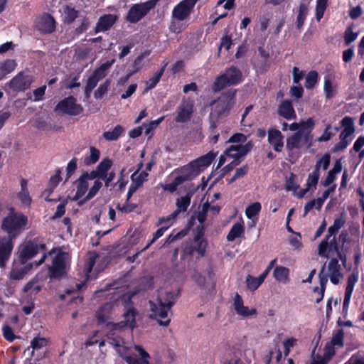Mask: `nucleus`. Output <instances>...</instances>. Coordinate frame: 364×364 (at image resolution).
Returning a JSON list of instances; mask_svg holds the SVG:
<instances>
[{
    "mask_svg": "<svg viewBox=\"0 0 364 364\" xmlns=\"http://www.w3.org/2000/svg\"><path fill=\"white\" fill-rule=\"evenodd\" d=\"M268 142L275 151L280 152L284 146V136L279 130L270 129L268 131Z\"/></svg>",
    "mask_w": 364,
    "mask_h": 364,
    "instance_id": "18",
    "label": "nucleus"
},
{
    "mask_svg": "<svg viewBox=\"0 0 364 364\" xmlns=\"http://www.w3.org/2000/svg\"><path fill=\"white\" fill-rule=\"evenodd\" d=\"M245 78L242 72L237 66L226 68L223 73L217 76L211 85L214 93L220 92L225 88L241 84Z\"/></svg>",
    "mask_w": 364,
    "mask_h": 364,
    "instance_id": "2",
    "label": "nucleus"
},
{
    "mask_svg": "<svg viewBox=\"0 0 364 364\" xmlns=\"http://www.w3.org/2000/svg\"><path fill=\"white\" fill-rule=\"evenodd\" d=\"M136 172H134L131 176V178L132 180V183H134L138 187H141L143 183L147 181V177L149 174L145 171H142L137 176L135 177Z\"/></svg>",
    "mask_w": 364,
    "mask_h": 364,
    "instance_id": "55",
    "label": "nucleus"
},
{
    "mask_svg": "<svg viewBox=\"0 0 364 364\" xmlns=\"http://www.w3.org/2000/svg\"><path fill=\"white\" fill-rule=\"evenodd\" d=\"M55 112L70 116H77L81 114L84 109L80 104L77 103V100L70 95L60 100L55 107Z\"/></svg>",
    "mask_w": 364,
    "mask_h": 364,
    "instance_id": "5",
    "label": "nucleus"
},
{
    "mask_svg": "<svg viewBox=\"0 0 364 364\" xmlns=\"http://www.w3.org/2000/svg\"><path fill=\"white\" fill-rule=\"evenodd\" d=\"M262 205L259 202H255L250 205H248L245 210L246 216L249 219H252V218L259 215L261 211Z\"/></svg>",
    "mask_w": 364,
    "mask_h": 364,
    "instance_id": "44",
    "label": "nucleus"
},
{
    "mask_svg": "<svg viewBox=\"0 0 364 364\" xmlns=\"http://www.w3.org/2000/svg\"><path fill=\"white\" fill-rule=\"evenodd\" d=\"M48 345V340L46 338L36 336L31 341V346L34 350L41 349Z\"/></svg>",
    "mask_w": 364,
    "mask_h": 364,
    "instance_id": "61",
    "label": "nucleus"
},
{
    "mask_svg": "<svg viewBox=\"0 0 364 364\" xmlns=\"http://www.w3.org/2000/svg\"><path fill=\"white\" fill-rule=\"evenodd\" d=\"M28 223V217L24 213L10 208L7 216L2 220L1 228L8 234V237L16 239L26 229Z\"/></svg>",
    "mask_w": 364,
    "mask_h": 364,
    "instance_id": "1",
    "label": "nucleus"
},
{
    "mask_svg": "<svg viewBox=\"0 0 364 364\" xmlns=\"http://www.w3.org/2000/svg\"><path fill=\"white\" fill-rule=\"evenodd\" d=\"M118 20L116 14H105L100 16L95 27V33L105 32L109 31Z\"/></svg>",
    "mask_w": 364,
    "mask_h": 364,
    "instance_id": "14",
    "label": "nucleus"
},
{
    "mask_svg": "<svg viewBox=\"0 0 364 364\" xmlns=\"http://www.w3.org/2000/svg\"><path fill=\"white\" fill-rule=\"evenodd\" d=\"M302 141H304V136L300 135L299 132H295L291 136L287 137L286 149L289 156H291L294 149L302 147L304 144Z\"/></svg>",
    "mask_w": 364,
    "mask_h": 364,
    "instance_id": "23",
    "label": "nucleus"
},
{
    "mask_svg": "<svg viewBox=\"0 0 364 364\" xmlns=\"http://www.w3.org/2000/svg\"><path fill=\"white\" fill-rule=\"evenodd\" d=\"M150 306L151 314L149 318L151 319L156 320L159 326H168L171 322V318H168V313L171 309H166L164 306L155 303L152 301L149 302Z\"/></svg>",
    "mask_w": 364,
    "mask_h": 364,
    "instance_id": "7",
    "label": "nucleus"
},
{
    "mask_svg": "<svg viewBox=\"0 0 364 364\" xmlns=\"http://www.w3.org/2000/svg\"><path fill=\"white\" fill-rule=\"evenodd\" d=\"M338 232V230H336L333 225L328 228V234L326 235L325 238L322 240L318 247V253L320 256H327L326 253L329 246L328 240L331 236L336 235Z\"/></svg>",
    "mask_w": 364,
    "mask_h": 364,
    "instance_id": "28",
    "label": "nucleus"
},
{
    "mask_svg": "<svg viewBox=\"0 0 364 364\" xmlns=\"http://www.w3.org/2000/svg\"><path fill=\"white\" fill-rule=\"evenodd\" d=\"M289 269L283 266H277L273 271V277L278 282L287 284L289 282Z\"/></svg>",
    "mask_w": 364,
    "mask_h": 364,
    "instance_id": "30",
    "label": "nucleus"
},
{
    "mask_svg": "<svg viewBox=\"0 0 364 364\" xmlns=\"http://www.w3.org/2000/svg\"><path fill=\"white\" fill-rule=\"evenodd\" d=\"M76 193L73 197V200H78L80 199L87 192L88 189V182L82 176L76 181Z\"/></svg>",
    "mask_w": 364,
    "mask_h": 364,
    "instance_id": "33",
    "label": "nucleus"
},
{
    "mask_svg": "<svg viewBox=\"0 0 364 364\" xmlns=\"http://www.w3.org/2000/svg\"><path fill=\"white\" fill-rule=\"evenodd\" d=\"M174 173L178 174L176 176L178 178L182 180V183L191 181L199 175L191 161L186 165L177 168L174 170Z\"/></svg>",
    "mask_w": 364,
    "mask_h": 364,
    "instance_id": "12",
    "label": "nucleus"
},
{
    "mask_svg": "<svg viewBox=\"0 0 364 364\" xmlns=\"http://www.w3.org/2000/svg\"><path fill=\"white\" fill-rule=\"evenodd\" d=\"M237 90L229 89L221 93L220 96L213 100L210 105L213 106V112L218 118L227 116L235 104Z\"/></svg>",
    "mask_w": 364,
    "mask_h": 364,
    "instance_id": "3",
    "label": "nucleus"
},
{
    "mask_svg": "<svg viewBox=\"0 0 364 364\" xmlns=\"http://www.w3.org/2000/svg\"><path fill=\"white\" fill-rule=\"evenodd\" d=\"M68 257V254L62 251L55 256L52 266L48 269L50 278L59 279L66 275V259Z\"/></svg>",
    "mask_w": 364,
    "mask_h": 364,
    "instance_id": "6",
    "label": "nucleus"
},
{
    "mask_svg": "<svg viewBox=\"0 0 364 364\" xmlns=\"http://www.w3.org/2000/svg\"><path fill=\"white\" fill-rule=\"evenodd\" d=\"M339 129L340 128L338 127H333L331 124H327L323 134L318 138V141L323 142L329 141L336 135Z\"/></svg>",
    "mask_w": 364,
    "mask_h": 364,
    "instance_id": "37",
    "label": "nucleus"
},
{
    "mask_svg": "<svg viewBox=\"0 0 364 364\" xmlns=\"http://www.w3.org/2000/svg\"><path fill=\"white\" fill-rule=\"evenodd\" d=\"M247 287L252 291H255L262 284L258 277H254L251 275H247L246 277Z\"/></svg>",
    "mask_w": 364,
    "mask_h": 364,
    "instance_id": "56",
    "label": "nucleus"
},
{
    "mask_svg": "<svg viewBox=\"0 0 364 364\" xmlns=\"http://www.w3.org/2000/svg\"><path fill=\"white\" fill-rule=\"evenodd\" d=\"M325 267L324 264L318 274L320 287H315L313 289V292L318 291V296L316 298V302L317 304L323 300L328 282V275L324 274Z\"/></svg>",
    "mask_w": 364,
    "mask_h": 364,
    "instance_id": "22",
    "label": "nucleus"
},
{
    "mask_svg": "<svg viewBox=\"0 0 364 364\" xmlns=\"http://www.w3.org/2000/svg\"><path fill=\"white\" fill-rule=\"evenodd\" d=\"M191 195L187 193L184 196H181L176 200V210L173 211L174 215H178L181 212H185L187 210L191 203Z\"/></svg>",
    "mask_w": 364,
    "mask_h": 364,
    "instance_id": "31",
    "label": "nucleus"
},
{
    "mask_svg": "<svg viewBox=\"0 0 364 364\" xmlns=\"http://www.w3.org/2000/svg\"><path fill=\"white\" fill-rule=\"evenodd\" d=\"M12 238L3 237L0 238V267H5L9 259L14 247Z\"/></svg>",
    "mask_w": 364,
    "mask_h": 364,
    "instance_id": "11",
    "label": "nucleus"
},
{
    "mask_svg": "<svg viewBox=\"0 0 364 364\" xmlns=\"http://www.w3.org/2000/svg\"><path fill=\"white\" fill-rule=\"evenodd\" d=\"M181 181L182 180L178 178V177H176L171 183L162 185V188L164 191H168L170 193H173L177 190L178 186L183 184L181 183Z\"/></svg>",
    "mask_w": 364,
    "mask_h": 364,
    "instance_id": "64",
    "label": "nucleus"
},
{
    "mask_svg": "<svg viewBox=\"0 0 364 364\" xmlns=\"http://www.w3.org/2000/svg\"><path fill=\"white\" fill-rule=\"evenodd\" d=\"M38 281L32 279L28 282L23 289V292H30L31 294L36 295L41 291V286L37 284Z\"/></svg>",
    "mask_w": 364,
    "mask_h": 364,
    "instance_id": "51",
    "label": "nucleus"
},
{
    "mask_svg": "<svg viewBox=\"0 0 364 364\" xmlns=\"http://www.w3.org/2000/svg\"><path fill=\"white\" fill-rule=\"evenodd\" d=\"M331 161V156L329 154H325L317 162L314 168H318L319 172L321 167L323 171L328 169Z\"/></svg>",
    "mask_w": 364,
    "mask_h": 364,
    "instance_id": "58",
    "label": "nucleus"
},
{
    "mask_svg": "<svg viewBox=\"0 0 364 364\" xmlns=\"http://www.w3.org/2000/svg\"><path fill=\"white\" fill-rule=\"evenodd\" d=\"M254 144L252 141H249L245 144L231 145L225 151V154L229 158L235 161H241L240 159L245 156L253 148Z\"/></svg>",
    "mask_w": 364,
    "mask_h": 364,
    "instance_id": "9",
    "label": "nucleus"
},
{
    "mask_svg": "<svg viewBox=\"0 0 364 364\" xmlns=\"http://www.w3.org/2000/svg\"><path fill=\"white\" fill-rule=\"evenodd\" d=\"M137 205L135 203H129V200H127L126 199L125 203L123 205H120L118 203L117 205V209L122 211L124 213H130L132 212H134L135 209L137 208Z\"/></svg>",
    "mask_w": 364,
    "mask_h": 364,
    "instance_id": "60",
    "label": "nucleus"
},
{
    "mask_svg": "<svg viewBox=\"0 0 364 364\" xmlns=\"http://www.w3.org/2000/svg\"><path fill=\"white\" fill-rule=\"evenodd\" d=\"M61 171L60 169H58L55 172V174L51 176L49 181L50 186V193L53 191V189L55 188L60 182L62 181V178L60 176Z\"/></svg>",
    "mask_w": 364,
    "mask_h": 364,
    "instance_id": "62",
    "label": "nucleus"
},
{
    "mask_svg": "<svg viewBox=\"0 0 364 364\" xmlns=\"http://www.w3.org/2000/svg\"><path fill=\"white\" fill-rule=\"evenodd\" d=\"M106 327L107 329V331L112 332V333H119L122 332V331L129 328L128 326L124 323L123 321H121L117 323L114 322H107L106 323Z\"/></svg>",
    "mask_w": 364,
    "mask_h": 364,
    "instance_id": "46",
    "label": "nucleus"
},
{
    "mask_svg": "<svg viewBox=\"0 0 364 364\" xmlns=\"http://www.w3.org/2000/svg\"><path fill=\"white\" fill-rule=\"evenodd\" d=\"M151 53L150 50H145L144 52L141 53L139 55H138L136 59L134 60L132 63L133 70L131 72L133 75L137 72H139L142 66V61L144 58L146 56H149Z\"/></svg>",
    "mask_w": 364,
    "mask_h": 364,
    "instance_id": "43",
    "label": "nucleus"
},
{
    "mask_svg": "<svg viewBox=\"0 0 364 364\" xmlns=\"http://www.w3.org/2000/svg\"><path fill=\"white\" fill-rule=\"evenodd\" d=\"M194 111V105L190 102H183L177 109L175 121L178 123H185L189 121Z\"/></svg>",
    "mask_w": 364,
    "mask_h": 364,
    "instance_id": "13",
    "label": "nucleus"
},
{
    "mask_svg": "<svg viewBox=\"0 0 364 364\" xmlns=\"http://www.w3.org/2000/svg\"><path fill=\"white\" fill-rule=\"evenodd\" d=\"M319 177H320V173L318 171V168H314L312 173H309L308 176L306 186H308L309 188H316V185L318 184V182L319 180Z\"/></svg>",
    "mask_w": 364,
    "mask_h": 364,
    "instance_id": "50",
    "label": "nucleus"
},
{
    "mask_svg": "<svg viewBox=\"0 0 364 364\" xmlns=\"http://www.w3.org/2000/svg\"><path fill=\"white\" fill-rule=\"evenodd\" d=\"M314 121L312 118H309L306 121L299 123V129L296 132H299L300 135L304 136V143L309 141V135L314 127Z\"/></svg>",
    "mask_w": 364,
    "mask_h": 364,
    "instance_id": "27",
    "label": "nucleus"
},
{
    "mask_svg": "<svg viewBox=\"0 0 364 364\" xmlns=\"http://www.w3.org/2000/svg\"><path fill=\"white\" fill-rule=\"evenodd\" d=\"M159 0H148L133 4L126 14L124 19L130 23H136L144 18L151 10L155 8Z\"/></svg>",
    "mask_w": 364,
    "mask_h": 364,
    "instance_id": "4",
    "label": "nucleus"
},
{
    "mask_svg": "<svg viewBox=\"0 0 364 364\" xmlns=\"http://www.w3.org/2000/svg\"><path fill=\"white\" fill-rule=\"evenodd\" d=\"M122 125L118 124L112 131H107L103 133V137L107 141H116L124 132Z\"/></svg>",
    "mask_w": 364,
    "mask_h": 364,
    "instance_id": "41",
    "label": "nucleus"
},
{
    "mask_svg": "<svg viewBox=\"0 0 364 364\" xmlns=\"http://www.w3.org/2000/svg\"><path fill=\"white\" fill-rule=\"evenodd\" d=\"M216 156V153L209 151L208 154L198 157L191 162L198 171V173L200 174L205 168L212 164Z\"/></svg>",
    "mask_w": 364,
    "mask_h": 364,
    "instance_id": "19",
    "label": "nucleus"
},
{
    "mask_svg": "<svg viewBox=\"0 0 364 364\" xmlns=\"http://www.w3.org/2000/svg\"><path fill=\"white\" fill-rule=\"evenodd\" d=\"M112 306L109 303L102 305L96 312V318L98 323L102 324L107 323L110 317Z\"/></svg>",
    "mask_w": 364,
    "mask_h": 364,
    "instance_id": "29",
    "label": "nucleus"
},
{
    "mask_svg": "<svg viewBox=\"0 0 364 364\" xmlns=\"http://www.w3.org/2000/svg\"><path fill=\"white\" fill-rule=\"evenodd\" d=\"M110 80L107 79L102 84L100 85V87L95 90L94 93V97L97 100L102 99L105 94L107 93L108 88L110 85Z\"/></svg>",
    "mask_w": 364,
    "mask_h": 364,
    "instance_id": "54",
    "label": "nucleus"
},
{
    "mask_svg": "<svg viewBox=\"0 0 364 364\" xmlns=\"http://www.w3.org/2000/svg\"><path fill=\"white\" fill-rule=\"evenodd\" d=\"M166 65L167 63H165L157 72L154 73L153 76L146 82L145 90L146 91L152 90L156 86L158 82L160 81L161 77L164 73Z\"/></svg>",
    "mask_w": 364,
    "mask_h": 364,
    "instance_id": "35",
    "label": "nucleus"
},
{
    "mask_svg": "<svg viewBox=\"0 0 364 364\" xmlns=\"http://www.w3.org/2000/svg\"><path fill=\"white\" fill-rule=\"evenodd\" d=\"M80 11L70 5L63 6V21L65 24L70 25L79 16Z\"/></svg>",
    "mask_w": 364,
    "mask_h": 364,
    "instance_id": "25",
    "label": "nucleus"
},
{
    "mask_svg": "<svg viewBox=\"0 0 364 364\" xmlns=\"http://www.w3.org/2000/svg\"><path fill=\"white\" fill-rule=\"evenodd\" d=\"M194 241L196 245L189 247L188 254L193 255V252L196 251L200 257H203L206 251L207 241L205 239H199Z\"/></svg>",
    "mask_w": 364,
    "mask_h": 364,
    "instance_id": "39",
    "label": "nucleus"
},
{
    "mask_svg": "<svg viewBox=\"0 0 364 364\" xmlns=\"http://www.w3.org/2000/svg\"><path fill=\"white\" fill-rule=\"evenodd\" d=\"M278 114L287 120H292L296 118V112L291 101L289 100H285L282 102L279 105Z\"/></svg>",
    "mask_w": 364,
    "mask_h": 364,
    "instance_id": "20",
    "label": "nucleus"
},
{
    "mask_svg": "<svg viewBox=\"0 0 364 364\" xmlns=\"http://www.w3.org/2000/svg\"><path fill=\"white\" fill-rule=\"evenodd\" d=\"M33 82V77L32 75L25 74L21 71L8 82V86L14 92H24L31 87Z\"/></svg>",
    "mask_w": 364,
    "mask_h": 364,
    "instance_id": "8",
    "label": "nucleus"
},
{
    "mask_svg": "<svg viewBox=\"0 0 364 364\" xmlns=\"http://www.w3.org/2000/svg\"><path fill=\"white\" fill-rule=\"evenodd\" d=\"M323 199H321L320 198H318L316 200L314 199L307 202L304 205V216H306L309 212L314 208V207H315L316 210H319L323 206Z\"/></svg>",
    "mask_w": 364,
    "mask_h": 364,
    "instance_id": "47",
    "label": "nucleus"
},
{
    "mask_svg": "<svg viewBox=\"0 0 364 364\" xmlns=\"http://www.w3.org/2000/svg\"><path fill=\"white\" fill-rule=\"evenodd\" d=\"M323 91L326 98L328 100L332 99L336 93V87H333L332 81L328 77L324 78Z\"/></svg>",
    "mask_w": 364,
    "mask_h": 364,
    "instance_id": "42",
    "label": "nucleus"
},
{
    "mask_svg": "<svg viewBox=\"0 0 364 364\" xmlns=\"http://www.w3.org/2000/svg\"><path fill=\"white\" fill-rule=\"evenodd\" d=\"M125 311L122 317L124 323L128 326L129 328L133 330L137 327L136 316H138V311L132 304H126Z\"/></svg>",
    "mask_w": 364,
    "mask_h": 364,
    "instance_id": "16",
    "label": "nucleus"
},
{
    "mask_svg": "<svg viewBox=\"0 0 364 364\" xmlns=\"http://www.w3.org/2000/svg\"><path fill=\"white\" fill-rule=\"evenodd\" d=\"M341 124L343 127V131L353 134L355 132L354 121L352 117L348 116L344 117L341 122Z\"/></svg>",
    "mask_w": 364,
    "mask_h": 364,
    "instance_id": "53",
    "label": "nucleus"
},
{
    "mask_svg": "<svg viewBox=\"0 0 364 364\" xmlns=\"http://www.w3.org/2000/svg\"><path fill=\"white\" fill-rule=\"evenodd\" d=\"M358 36V32H353L351 27H348L344 32V41L346 46H349L355 41Z\"/></svg>",
    "mask_w": 364,
    "mask_h": 364,
    "instance_id": "59",
    "label": "nucleus"
},
{
    "mask_svg": "<svg viewBox=\"0 0 364 364\" xmlns=\"http://www.w3.org/2000/svg\"><path fill=\"white\" fill-rule=\"evenodd\" d=\"M308 5L304 2H301L299 6L298 14L296 21V28L299 30L303 27L306 18V16L308 14Z\"/></svg>",
    "mask_w": 364,
    "mask_h": 364,
    "instance_id": "36",
    "label": "nucleus"
},
{
    "mask_svg": "<svg viewBox=\"0 0 364 364\" xmlns=\"http://www.w3.org/2000/svg\"><path fill=\"white\" fill-rule=\"evenodd\" d=\"M245 231V227L240 223H235L230 230L227 240L229 242L234 241L236 238L240 237Z\"/></svg>",
    "mask_w": 364,
    "mask_h": 364,
    "instance_id": "38",
    "label": "nucleus"
},
{
    "mask_svg": "<svg viewBox=\"0 0 364 364\" xmlns=\"http://www.w3.org/2000/svg\"><path fill=\"white\" fill-rule=\"evenodd\" d=\"M328 269L330 272V280L332 284L335 285L338 284L340 278L343 277L341 272V265L338 259L332 258L328 262Z\"/></svg>",
    "mask_w": 364,
    "mask_h": 364,
    "instance_id": "21",
    "label": "nucleus"
},
{
    "mask_svg": "<svg viewBox=\"0 0 364 364\" xmlns=\"http://www.w3.org/2000/svg\"><path fill=\"white\" fill-rule=\"evenodd\" d=\"M178 294H174L171 291H166L164 294H161L157 299L159 304L164 306L166 309H171L173 306L175 304Z\"/></svg>",
    "mask_w": 364,
    "mask_h": 364,
    "instance_id": "26",
    "label": "nucleus"
},
{
    "mask_svg": "<svg viewBox=\"0 0 364 364\" xmlns=\"http://www.w3.org/2000/svg\"><path fill=\"white\" fill-rule=\"evenodd\" d=\"M106 336L109 343L112 345L117 351L124 344V338L117 333L107 331Z\"/></svg>",
    "mask_w": 364,
    "mask_h": 364,
    "instance_id": "40",
    "label": "nucleus"
},
{
    "mask_svg": "<svg viewBox=\"0 0 364 364\" xmlns=\"http://www.w3.org/2000/svg\"><path fill=\"white\" fill-rule=\"evenodd\" d=\"M77 168V159L73 158L72 159L68 164L67 168H66V179L65 181H67L72 175L75 173Z\"/></svg>",
    "mask_w": 364,
    "mask_h": 364,
    "instance_id": "63",
    "label": "nucleus"
},
{
    "mask_svg": "<svg viewBox=\"0 0 364 364\" xmlns=\"http://www.w3.org/2000/svg\"><path fill=\"white\" fill-rule=\"evenodd\" d=\"M352 135L353 134L342 130L339 134L340 141L334 144L331 149V151L336 153L345 150L352 141Z\"/></svg>",
    "mask_w": 364,
    "mask_h": 364,
    "instance_id": "24",
    "label": "nucleus"
},
{
    "mask_svg": "<svg viewBox=\"0 0 364 364\" xmlns=\"http://www.w3.org/2000/svg\"><path fill=\"white\" fill-rule=\"evenodd\" d=\"M36 26L43 33H51L55 30V18L49 14H44L37 21Z\"/></svg>",
    "mask_w": 364,
    "mask_h": 364,
    "instance_id": "15",
    "label": "nucleus"
},
{
    "mask_svg": "<svg viewBox=\"0 0 364 364\" xmlns=\"http://www.w3.org/2000/svg\"><path fill=\"white\" fill-rule=\"evenodd\" d=\"M113 163L109 158L103 159L96 167L100 179H105L108 171L111 168Z\"/></svg>",
    "mask_w": 364,
    "mask_h": 364,
    "instance_id": "32",
    "label": "nucleus"
},
{
    "mask_svg": "<svg viewBox=\"0 0 364 364\" xmlns=\"http://www.w3.org/2000/svg\"><path fill=\"white\" fill-rule=\"evenodd\" d=\"M110 66L111 63L108 62L103 63L93 71L92 75H93L100 81L107 75V70L109 68Z\"/></svg>",
    "mask_w": 364,
    "mask_h": 364,
    "instance_id": "48",
    "label": "nucleus"
},
{
    "mask_svg": "<svg viewBox=\"0 0 364 364\" xmlns=\"http://www.w3.org/2000/svg\"><path fill=\"white\" fill-rule=\"evenodd\" d=\"M328 6V0H316V18L319 21L323 16Z\"/></svg>",
    "mask_w": 364,
    "mask_h": 364,
    "instance_id": "49",
    "label": "nucleus"
},
{
    "mask_svg": "<svg viewBox=\"0 0 364 364\" xmlns=\"http://www.w3.org/2000/svg\"><path fill=\"white\" fill-rule=\"evenodd\" d=\"M17 66L15 60L7 59L0 64V80L6 75L13 72Z\"/></svg>",
    "mask_w": 364,
    "mask_h": 364,
    "instance_id": "34",
    "label": "nucleus"
},
{
    "mask_svg": "<svg viewBox=\"0 0 364 364\" xmlns=\"http://www.w3.org/2000/svg\"><path fill=\"white\" fill-rule=\"evenodd\" d=\"M45 250V245H38L35 242L29 241L24 245L19 255V261L22 264L28 263V261L34 257L39 252V249Z\"/></svg>",
    "mask_w": 364,
    "mask_h": 364,
    "instance_id": "10",
    "label": "nucleus"
},
{
    "mask_svg": "<svg viewBox=\"0 0 364 364\" xmlns=\"http://www.w3.org/2000/svg\"><path fill=\"white\" fill-rule=\"evenodd\" d=\"M318 82V73L315 70L309 72L306 77L305 87L308 90L314 87Z\"/></svg>",
    "mask_w": 364,
    "mask_h": 364,
    "instance_id": "52",
    "label": "nucleus"
},
{
    "mask_svg": "<svg viewBox=\"0 0 364 364\" xmlns=\"http://www.w3.org/2000/svg\"><path fill=\"white\" fill-rule=\"evenodd\" d=\"M90 154L85 157L84 163L89 166L95 164L100 159V152L94 146L90 149Z\"/></svg>",
    "mask_w": 364,
    "mask_h": 364,
    "instance_id": "45",
    "label": "nucleus"
},
{
    "mask_svg": "<svg viewBox=\"0 0 364 364\" xmlns=\"http://www.w3.org/2000/svg\"><path fill=\"white\" fill-rule=\"evenodd\" d=\"M344 331L343 329H339L336 333L333 334L331 343L333 346H343L344 342Z\"/></svg>",
    "mask_w": 364,
    "mask_h": 364,
    "instance_id": "57",
    "label": "nucleus"
},
{
    "mask_svg": "<svg viewBox=\"0 0 364 364\" xmlns=\"http://www.w3.org/2000/svg\"><path fill=\"white\" fill-rule=\"evenodd\" d=\"M33 268V263H26L18 264L14 263L10 272V278L14 280L22 279Z\"/></svg>",
    "mask_w": 364,
    "mask_h": 364,
    "instance_id": "17",
    "label": "nucleus"
}]
</instances>
